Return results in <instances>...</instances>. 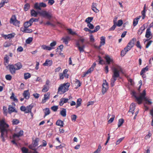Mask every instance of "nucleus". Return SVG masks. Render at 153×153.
I'll return each instance as SVG.
<instances>
[{
    "label": "nucleus",
    "instance_id": "obj_27",
    "mask_svg": "<svg viewBox=\"0 0 153 153\" xmlns=\"http://www.w3.org/2000/svg\"><path fill=\"white\" fill-rule=\"evenodd\" d=\"M10 98L16 102H18V99L16 98V97L15 96L13 92H12L11 95L10 97Z\"/></svg>",
    "mask_w": 153,
    "mask_h": 153
},
{
    "label": "nucleus",
    "instance_id": "obj_47",
    "mask_svg": "<svg viewBox=\"0 0 153 153\" xmlns=\"http://www.w3.org/2000/svg\"><path fill=\"white\" fill-rule=\"evenodd\" d=\"M12 124L14 125L18 124L19 122L18 120L17 119H14L12 121Z\"/></svg>",
    "mask_w": 153,
    "mask_h": 153
},
{
    "label": "nucleus",
    "instance_id": "obj_25",
    "mask_svg": "<svg viewBox=\"0 0 153 153\" xmlns=\"http://www.w3.org/2000/svg\"><path fill=\"white\" fill-rule=\"evenodd\" d=\"M135 98L136 99L138 104H141L142 103L143 100V98L140 96L139 97L135 96Z\"/></svg>",
    "mask_w": 153,
    "mask_h": 153
},
{
    "label": "nucleus",
    "instance_id": "obj_56",
    "mask_svg": "<svg viewBox=\"0 0 153 153\" xmlns=\"http://www.w3.org/2000/svg\"><path fill=\"white\" fill-rule=\"evenodd\" d=\"M34 8L37 9L41 10V7H40V4H38V3H36L34 5Z\"/></svg>",
    "mask_w": 153,
    "mask_h": 153
},
{
    "label": "nucleus",
    "instance_id": "obj_45",
    "mask_svg": "<svg viewBox=\"0 0 153 153\" xmlns=\"http://www.w3.org/2000/svg\"><path fill=\"white\" fill-rule=\"evenodd\" d=\"M45 112L44 117L47 115H48L50 113V111L49 108H46L45 109Z\"/></svg>",
    "mask_w": 153,
    "mask_h": 153
},
{
    "label": "nucleus",
    "instance_id": "obj_57",
    "mask_svg": "<svg viewBox=\"0 0 153 153\" xmlns=\"http://www.w3.org/2000/svg\"><path fill=\"white\" fill-rule=\"evenodd\" d=\"M152 134L150 132V131H149V133L148 134H147L145 137V139L146 140H147L151 136Z\"/></svg>",
    "mask_w": 153,
    "mask_h": 153
},
{
    "label": "nucleus",
    "instance_id": "obj_7",
    "mask_svg": "<svg viewBox=\"0 0 153 153\" xmlns=\"http://www.w3.org/2000/svg\"><path fill=\"white\" fill-rule=\"evenodd\" d=\"M68 70L67 69L64 70L62 73L59 74V77L60 79H63L65 77V78L67 79L69 77V75L67 73Z\"/></svg>",
    "mask_w": 153,
    "mask_h": 153
},
{
    "label": "nucleus",
    "instance_id": "obj_1",
    "mask_svg": "<svg viewBox=\"0 0 153 153\" xmlns=\"http://www.w3.org/2000/svg\"><path fill=\"white\" fill-rule=\"evenodd\" d=\"M112 69L113 73L112 78L111 80V85L112 87L114 85V83L117 78L120 76V73L123 71L121 67L117 64L114 65L112 67Z\"/></svg>",
    "mask_w": 153,
    "mask_h": 153
},
{
    "label": "nucleus",
    "instance_id": "obj_5",
    "mask_svg": "<svg viewBox=\"0 0 153 153\" xmlns=\"http://www.w3.org/2000/svg\"><path fill=\"white\" fill-rule=\"evenodd\" d=\"M39 13L44 17H46L49 19H50L53 17V15L51 12H49L46 11H42Z\"/></svg>",
    "mask_w": 153,
    "mask_h": 153
},
{
    "label": "nucleus",
    "instance_id": "obj_43",
    "mask_svg": "<svg viewBox=\"0 0 153 153\" xmlns=\"http://www.w3.org/2000/svg\"><path fill=\"white\" fill-rule=\"evenodd\" d=\"M30 7V5L29 4L27 3L24 5V10L25 11H27L28 10Z\"/></svg>",
    "mask_w": 153,
    "mask_h": 153
},
{
    "label": "nucleus",
    "instance_id": "obj_6",
    "mask_svg": "<svg viewBox=\"0 0 153 153\" xmlns=\"http://www.w3.org/2000/svg\"><path fill=\"white\" fill-rule=\"evenodd\" d=\"M10 23L13 24L15 26L19 25L20 23L19 21L17 20L16 18L15 15L12 16L10 19Z\"/></svg>",
    "mask_w": 153,
    "mask_h": 153
},
{
    "label": "nucleus",
    "instance_id": "obj_28",
    "mask_svg": "<svg viewBox=\"0 0 153 153\" xmlns=\"http://www.w3.org/2000/svg\"><path fill=\"white\" fill-rule=\"evenodd\" d=\"M32 23L31 22H30V20L25 22L24 24V28H28L29 26H31L32 25Z\"/></svg>",
    "mask_w": 153,
    "mask_h": 153
},
{
    "label": "nucleus",
    "instance_id": "obj_46",
    "mask_svg": "<svg viewBox=\"0 0 153 153\" xmlns=\"http://www.w3.org/2000/svg\"><path fill=\"white\" fill-rule=\"evenodd\" d=\"M24 32L25 33H31L33 32V30L31 29H28V28H24Z\"/></svg>",
    "mask_w": 153,
    "mask_h": 153
},
{
    "label": "nucleus",
    "instance_id": "obj_60",
    "mask_svg": "<svg viewBox=\"0 0 153 153\" xmlns=\"http://www.w3.org/2000/svg\"><path fill=\"white\" fill-rule=\"evenodd\" d=\"M63 45H61L60 46H59L56 49V52H58V50L59 49L60 50V52H61L62 51V50L63 49Z\"/></svg>",
    "mask_w": 153,
    "mask_h": 153
},
{
    "label": "nucleus",
    "instance_id": "obj_32",
    "mask_svg": "<svg viewBox=\"0 0 153 153\" xmlns=\"http://www.w3.org/2000/svg\"><path fill=\"white\" fill-rule=\"evenodd\" d=\"M149 70V67L148 66H146L145 68L142 69L140 72V75H142L143 74L145 73L146 72Z\"/></svg>",
    "mask_w": 153,
    "mask_h": 153
},
{
    "label": "nucleus",
    "instance_id": "obj_39",
    "mask_svg": "<svg viewBox=\"0 0 153 153\" xmlns=\"http://www.w3.org/2000/svg\"><path fill=\"white\" fill-rule=\"evenodd\" d=\"M124 120L123 119L121 118L119 120L118 123V127L121 126L123 123H124Z\"/></svg>",
    "mask_w": 153,
    "mask_h": 153
},
{
    "label": "nucleus",
    "instance_id": "obj_62",
    "mask_svg": "<svg viewBox=\"0 0 153 153\" xmlns=\"http://www.w3.org/2000/svg\"><path fill=\"white\" fill-rule=\"evenodd\" d=\"M58 109L57 106H53L51 107V109L54 111H56Z\"/></svg>",
    "mask_w": 153,
    "mask_h": 153
},
{
    "label": "nucleus",
    "instance_id": "obj_12",
    "mask_svg": "<svg viewBox=\"0 0 153 153\" xmlns=\"http://www.w3.org/2000/svg\"><path fill=\"white\" fill-rule=\"evenodd\" d=\"M23 96L26 99H29L30 97V93L29 92V90H27L24 91L23 93Z\"/></svg>",
    "mask_w": 153,
    "mask_h": 153
},
{
    "label": "nucleus",
    "instance_id": "obj_23",
    "mask_svg": "<svg viewBox=\"0 0 153 153\" xmlns=\"http://www.w3.org/2000/svg\"><path fill=\"white\" fill-rule=\"evenodd\" d=\"M140 17V16H139L134 19L133 21V25L134 27L135 26L137 25Z\"/></svg>",
    "mask_w": 153,
    "mask_h": 153
},
{
    "label": "nucleus",
    "instance_id": "obj_16",
    "mask_svg": "<svg viewBox=\"0 0 153 153\" xmlns=\"http://www.w3.org/2000/svg\"><path fill=\"white\" fill-rule=\"evenodd\" d=\"M135 105L134 103H132L130 106V109L128 111L129 112H131L133 115L134 113V110L135 109Z\"/></svg>",
    "mask_w": 153,
    "mask_h": 153
},
{
    "label": "nucleus",
    "instance_id": "obj_21",
    "mask_svg": "<svg viewBox=\"0 0 153 153\" xmlns=\"http://www.w3.org/2000/svg\"><path fill=\"white\" fill-rule=\"evenodd\" d=\"M52 64V61L51 60L46 59L44 63L43 64L44 66H51Z\"/></svg>",
    "mask_w": 153,
    "mask_h": 153
},
{
    "label": "nucleus",
    "instance_id": "obj_24",
    "mask_svg": "<svg viewBox=\"0 0 153 153\" xmlns=\"http://www.w3.org/2000/svg\"><path fill=\"white\" fill-rule=\"evenodd\" d=\"M23 134V131L22 130H21L17 134H14L13 135V137L14 138L16 137H19L21 136Z\"/></svg>",
    "mask_w": 153,
    "mask_h": 153
},
{
    "label": "nucleus",
    "instance_id": "obj_14",
    "mask_svg": "<svg viewBox=\"0 0 153 153\" xmlns=\"http://www.w3.org/2000/svg\"><path fill=\"white\" fill-rule=\"evenodd\" d=\"M94 70L92 68H90L87 71L84 73L82 75V77L83 78L85 77L87 75L91 74V72L93 71Z\"/></svg>",
    "mask_w": 153,
    "mask_h": 153
},
{
    "label": "nucleus",
    "instance_id": "obj_2",
    "mask_svg": "<svg viewBox=\"0 0 153 153\" xmlns=\"http://www.w3.org/2000/svg\"><path fill=\"white\" fill-rule=\"evenodd\" d=\"M9 127V125L5 122L4 119H2L0 120V131L1 133L0 137L3 142L5 141L4 136L7 134L8 132L7 128Z\"/></svg>",
    "mask_w": 153,
    "mask_h": 153
},
{
    "label": "nucleus",
    "instance_id": "obj_11",
    "mask_svg": "<svg viewBox=\"0 0 153 153\" xmlns=\"http://www.w3.org/2000/svg\"><path fill=\"white\" fill-rule=\"evenodd\" d=\"M50 93L48 92L44 95L43 99H42V103H44L46 102L47 100H48L50 98Z\"/></svg>",
    "mask_w": 153,
    "mask_h": 153
},
{
    "label": "nucleus",
    "instance_id": "obj_42",
    "mask_svg": "<svg viewBox=\"0 0 153 153\" xmlns=\"http://www.w3.org/2000/svg\"><path fill=\"white\" fill-rule=\"evenodd\" d=\"M39 141V138H36L34 140H33L32 143L37 146L38 145V142Z\"/></svg>",
    "mask_w": 153,
    "mask_h": 153
},
{
    "label": "nucleus",
    "instance_id": "obj_55",
    "mask_svg": "<svg viewBox=\"0 0 153 153\" xmlns=\"http://www.w3.org/2000/svg\"><path fill=\"white\" fill-rule=\"evenodd\" d=\"M47 143L46 141L44 140H42V144L39 146L38 147L39 148L40 147H45L47 145Z\"/></svg>",
    "mask_w": 153,
    "mask_h": 153
},
{
    "label": "nucleus",
    "instance_id": "obj_44",
    "mask_svg": "<svg viewBox=\"0 0 153 153\" xmlns=\"http://www.w3.org/2000/svg\"><path fill=\"white\" fill-rule=\"evenodd\" d=\"M24 79H27L31 77V75L29 73H26L24 74Z\"/></svg>",
    "mask_w": 153,
    "mask_h": 153
},
{
    "label": "nucleus",
    "instance_id": "obj_29",
    "mask_svg": "<svg viewBox=\"0 0 153 153\" xmlns=\"http://www.w3.org/2000/svg\"><path fill=\"white\" fill-rule=\"evenodd\" d=\"M82 100L81 98H78L76 101V108H77L80 106L81 105Z\"/></svg>",
    "mask_w": 153,
    "mask_h": 153
},
{
    "label": "nucleus",
    "instance_id": "obj_3",
    "mask_svg": "<svg viewBox=\"0 0 153 153\" xmlns=\"http://www.w3.org/2000/svg\"><path fill=\"white\" fill-rule=\"evenodd\" d=\"M70 84L68 83L61 85L58 89V92L60 94H63L68 90Z\"/></svg>",
    "mask_w": 153,
    "mask_h": 153
},
{
    "label": "nucleus",
    "instance_id": "obj_19",
    "mask_svg": "<svg viewBox=\"0 0 153 153\" xmlns=\"http://www.w3.org/2000/svg\"><path fill=\"white\" fill-rule=\"evenodd\" d=\"M104 58L106 60L107 64H110L111 62L113 61V59L112 58H111L109 55H105L104 57Z\"/></svg>",
    "mask_w": 153,
    "mask_h": 153
},
{
    "label": "nucleus",
    "instance_id": "obj_48",
    "mask_svg": "<svg viewBox=\"0 0 153 153\" xmlns=\"http://www.w3.org/2000/svg\"><path fill=\"white\" fill-rule=\"evenodd\" d=\"M77 118L75 114L71 115V118L72 121L73 122H75Z\"/></svg>",
    "mask_w": 153,
    "mask_h": 153
},
{
    "label": "nucleus",
    "instance_id": "obj_22",
    "mask_svg": "<svg viewBox=\"0 0 153 153\" xmlns=\"http://www.w3.org/2000/svg\"><path fill=\"white\" fill-rule=\"evenodd\" d=\"M62 40H63V42L66 45L68 44V41L70 40V38L68 36H67L65 37H63Z\"/></svg>",
    "mask_w": 153,
    "mask_h": 153
},
{
    "label": "nucleus",
    "instance_id": "obj_36",
    "mask_svg": "<svg viewBox=\"0 0 153 153\" xmlns=\"http://www.w3.org/2000/svg\"><path fill=\"white\" fill-rule=\"evenodd\" d=\"M31 16L36 17L38 15V13L34 10H32L30 12Z\"/></svg>",
    "mask_w": 153,
    "mask_h": 153
},
{
    "label": "nucleus",
    "instance_id": "obj_64",
    "mask_svg": "<svg viewBox=\"0 0 153 153\" xmlns=\"http://www.w3.org/2000/svg\"><path fill=\"white\" fill-rule=\"evenodd\" d=\"M89 38L91 42H94V39L93 35L91 34L90 35Z\"/></svg>",
    "mask_w": 153,
    "mask_h": 153
},
{
    "label": "nucleus",
    "instance_id": "obj_52",
    "mask_svg": "<svg viewBox=\"0 0 153 153\" xmlns=\"http://www.w3.org/2000/svg\"><path fill=\"white\" fill-rule=\"evenodd\" d=\"M67 30L68 31L69 33L72 35H76V33L74 32H73L71 29H68Z\"/></svg>",
    "mask_w": 153,
    "mask_h": 153
},
{
    "label": "nucleus",
    "instance_id": "obj_53",
    "mask_svg": "<svg viewBox=\"0 0 153 153\" xmlns=\"http://www.w3.org/2000/svg\"><path fill=\"white\" fill-rule=\"evenodd\" d=\"M22 151L23 153H27L28 152V150L25 147H23L22 148Z\"/></svg>",
    "mask_w": 153,
    "mask_h": 153
},
{
    "label": "nucleus",
    "instance_id": "obj_61",
    "mask_svg": "<svg viewBox=\"0 0 153 153\" xmlns=\"http://www.w3.org/2000/svg\"><path fill=\"white\" fill-rule=\"evenodd\" d=\"M108 88H105L104 87H102V93L104 94L107 91Z\"/></svg>",
    "mask_w": 153,
    "mask_h": 153
},
{
    "label": "nucleus",
    "instance_id": "obj_58",
    "mask_svg": "<svg viewBox=\"0 0 153 153\" xmlns=\"http://www.w3.org/2000/svg\"><path fill=\"white\" fill-rule=\"evenodd\" d=\"M87 26L90 29H93L94 28V25L91 23L87 24Z\"/></svg>",
    "mask_w": 153,
    "mask_h": 153
},
{
    "label": "nucleus",
    "instance_id": "obj_13",
    "mask_svg": "<svg viewBox=\"0 0 153 153\" xmlns=\"http://www.w3.org/2000/svg\"><path fill=\"white\" fill-rule=\"evenodd\" d=\"M15 34L14 33H10L7 35H2V37L4 38L5 39H11L14 36Z\"/></svg>",
    "mask_w": 153,
    "mask_h": 153
},
{
    "label": "nucleus",
    "instance_id": "obj_26",
    "mask_svg": "<svg viewBox=\"0 0 153 153\" xmlns=\"http://www.w3.org/2000/svg\"><path fill=\"white\" fill-rule=\"evenodd\" d=\"M15 67H16V69L17 70H19L22 68V64L20 62H18L17 63L14 65Z\"/></svg>",
    "mask_w": 153,
    "mask_h": 153
},
{
    "label": "nucleus",
    "instance_id": "obj_59",
    "mask_svg": "<svg viewBox=\"0 0 153 153\" xmlns=\"http://www.w3.org/2000/svg\"><path fill=\"white\" fill-rule=\"evenodd\" d=\"M150 114L153 117V118L151 123V124L152 126H153V109H151L150 110Z\"/></svg>",
    "mask_w": 153,
    "mask_h": 153
},
{
    "label": "nucleus",
    "instance_id": "obj_38",
    "mask_svg": "<svg viewBox=\"0 0 153 153\" xmlns=\"http://www.w3.org/2000/svg\"><path fill=\"white\" fill-rule=\"evenodd\" d=\"M49 88V86H47L44 85L42 90V91L43 92H46L48 90Z\"/></svg>",
    "mask_w": 153,
    "mask_h": 153
},
{
    "label": "nucleus",
    "instance_id": "obj_34",
    "mask_svg": "<svg viewBox=\"0 0 153 153\" xmlns=\"http://www.w3.org/2000/svg\"><path fill=\"white\" fill-rule=\"evenodd\" d=\"M105 44V37L102 36L100 38V45L102 46Z\"/></svg>",
    "mask_w": 153,
    "mask_h": 153
},
{
    "label": "nucleus",
    "instance_id": "obj_17",
    "mask_svg": "<svg viewBox=\"0 0 153 153\" xmlns=\"http://www.w3.org/2000/svg\"><path fill=\"white\" fill-rule=\"evenodd\" d=\"M8 112L9 114H11L12 112L17 113V111L15 109V108L11 105H9L8 108Z\"/></svg>",
    "mask_w": 153,
    "mask_h": 153
},
{
    "label": "nucleus",
    "instance_id": "obj_41",
    "mask_svg": "<svg viewBox=\"0 0 153 153\" xmlns=\"http://www.w3.org/2000/svg\"><path fill=\"white\" fill-rule=\"evenodd\" d=\"M8 2V0H2L0 3V8L3 7L5 3Z\"/></svg>",
    "mask_w": 153,
    "mask_h": 153
},
{
    "label": "nucleus",
    "instance_id": "obj_4",
    "mask_svg": "<svg viewBox=\"0 0 153 153\" xmlns=\"http://www.w3.org/2000/svg\"><path fill=\"white\" fill-rule=\"evenodd\" d=\"M136 40L135 38H134L129 41L127 46L124 48V50L126 51V52H128L134 47V42Z\"/></svg>",
    "mask_w": 153,
    "mask_h": 153
},
{
    "label": "nucleus",
    "instance_id": "obj_15",
    "mask_svg": "<svg viewBox=\"0 0 153 153\" xmlns=\"http://www.w3.org/2000/svg\"><path fill=\"white\" fill-rule=\"evenodd\" d=\"M9 57L8 55H6L4 59V65L7 68L9 61Z\"/></svg>",
    "mask_w": 153,
    "mask_h": 153
},
{
    "label": "nucleus",
    "instance_id": "obj_9",
    "mask_svg": "<svg viewBox=\"0 0 153 153\" xmlns=\"http://www.w3.org/2000/svg\"><path fill=\"white\" fill-rule=\"evenodd\" d=\"M76 45L80 52L84 51V48H85V45H83L81 46H80V44L79 43V41H77L76 42Z\"/></svg>",
    "mask_w": 153,
    "mask_h": 153
},
{
    "label": "nucleus",
    "instance_id": "obj_31",
    "mask_svg": "<svg viewBox=\"0 0 153 153\" xmlns=\"http://www.w3.org/2000/svg\"><path fill=\"white\" fill-rule=\"evenodd\" d=\"M41 48L44 50L48 51H50L53 48H52L50 47L47 46L45 45H42L41 46Z\"/></svg>",
    "mask_w": 153,
    "mask_h": 153
},
{
    "label": "nucleus",
    "instance_id": "obj_54",
    "mask_svg": "<svg viewBox=\"0 0 153 153\" xmlns=\"http://www.w3.org/2000/svg\"><path fill=\"white\" fill-rule=\"evenodd\" d=\"M123 24V21L121 19L119 20L118 21L117 23H117L116 25L118 27H120Z\"/></svg>",
    "mask_w": 153,
    "mask_h": 153
},
{
    "label": "nucleus",
    "instance_id": "obj_50",
    "mask_svg": "<svg viewBox=\"0 0 153 153\" xmlns=\"http://www.w3.org/2000/svg\"><path fill=\"white\" fill-rule=\"evenodd\" d=\"M33 40V38L32 37H29L27 39L26 41V42L27 44H30Z\"/></svg>",
    "mask_w": 153,
    "mask_h": 153
},
{
    "label": "nucleus",
    "instance_id": "obj_30",
    "mask_svg": "<svg viewBox=\"0 0 153 153\" xmlns=\"http://www.w3.org/2000/svg\"><path fill=\"white\" fill-rule=\"evenodd\" d=\"M146 27L144 25L141 26L139 29L137 33L138 34L140 35L143 33V31L145 30Z\"/></svg>",
    "mask_w": 153,
    "mask_h": 153
},
{
    "label": "nucleus",
    "instance_id": "obj_49",
    "mask_svg": "<svg viewBox=\"0 0 153 153\" xmlns=\"http://www.w3.org/2000/svg\"><path fill=\"white\" fill-rule=\"evenodd\" d=\"M39 21V19H36L33 18H32L30 19V22H31L32 23L34 22H38Z\"/></svg>",
    "mask_w": 153,
    "mask_h": 153
},
{
    "label": "nucleus",
    "instance_id": "obj_20",
    "mask_svg": "<svg viewBox=\"0 0 153 153\" xmlns=\"http://www.w3.org/2000/svg\"><path fill=\"white\" fill-rule=\"evenodd\" d=\"M33 107V105L32 104H31L27 106L26 107V113H30L31 114H32V113L31 112V110Z\"/></svg>",
    "mask_w": 153,
    "mask_h": 153
},
{
    "label": "nucleus",
    "instance_id": "obj_51",
    "mask_svg": "<svg viewBox=\"0 0 153 153\" xmlns=\"http://www.w3.org/2000/svg\"><path fill=\"white\" fill-rule=\"evenodd\" d=\"M5 78L7 80L10 81L12 79V76L10 74H7L5 76Z\"/></svg>",
    "mask_w": 153,
    "mask_h": 153
},
{
    "label": "nucleus",
    "instance_id": "obj_63",
    "mask_svg": "<svg viewBox=\"0 0 153 153\" xmlns=\"http://www.w3.org/2000/svg\"><path fill=\"white\" fill-rule=\"evenodd\" d=\"M115 118V116L114 115H113L112 116V117H111L108 121V123H112Z\"/></svg>",
    "mask_w": 153,
    "mask_h": 153
},
{
    "label": "nucleus",
    "instance_id": "obj_33",
    "mask_svg": "<svg viewBox=\"0 0 153 153\" xmlns=\"http://www.w3.org/2000/svg\"><path fill=\"white\" fill-rule=\"evenodd\" d=\"M56 124L57 126L63 127V126L64 123L63 121L59 120L57 121L56 123Z\"/></svg>",
    "mask_w": 153,
    "mask_h": 153
},
{
    "label": "nucleus",
    "instance_id": "obj_18",
    "mask_svg": "<svg viewBox=\"0 0 153 153\" xmlns=\"http://www.w3.org/2000/svg\"><path fill=\"white\" fill-rule=\"evenodd\" d=\"M97 4L94 2L92 3L91 5L92 10L95 13H97L99 11V10L97 8Z\"/></svg>",
    "mask_w": 153,
    "mask_h": 153
},
{
    "label": "nucleus",
    "instance_id": "obj_35",
    "mask_svg": "<svg viewBox=\"0 0 153 153\" xmlns=\"http://www.w3.org/2000/svg\"><path fill=\"white\" fill-rule=\"evenodd\" d=\"M66 109L63 108L60 112V114L63 117H65L66 115Z\"/></svg>",
    "mask_w": 153,
    "mask_h": 153
},
{
    "label": "nucleus",
    "instance_id": "obj_10",
    "mask_svg": "<svg viewBox=\"0 0 153 153\" xmlns=\"http://www.w3.org/2000/svg\"><path fill=\"white\" fill-rule=\"evenodd\" d=\"M152 34L151 32V30L150 28H148L146 29L145 36L147 38L149 39L152 38Z\"/></svg>",
    "mask_w": 153,
    "mask_h": 153
},
{
    "label": "nucleus",
    "instance_id": "obj_40",
    "mask_svg": "<svg viewBox=\"0 0 153 153\" xmlns=\"http://www.w3.org/2000/svg\"><path fill=\"white\" fill-rule=\"evenodd\" d=\"M37 146V145H34V144L32 143L29 146V148L32 150H35L36 149H37V148H36V147Z\"/></svg>",
    "mask_w": 153,
    "mask_h": 153
},
{
    "label": "nucleus",
    "instance_id": "obj_37",
    "mask_svg": "<svg viewBox=\"0 0 153 153\" xmlns=\"http://www.w3.org/2000/svg\"><path fill=\"white\" fill-rule=\"evenodd\" d=\"M93 17H89L85 19V22L87 24L89 23H90V22L92 21L93 20Z\"/></svg>",
    "mask_w": 153,
    "mask_h": 153
},
{
    "label": "nucleus",
    "instance_id": "obj_8",
    "mask_svg": "<svg viewBox=\"0 0 153 153\" xmlns=\"http://www.w3.org/2000/svg\"><path fill=\"white\" fill-rule=\"evenodd\" d=\"M9 70L10 73L12 74H16V67L13 64L8 65Z\"/></svg>",
    "mask_w": 153,
    "mask_h": 153
}]
</instances>
